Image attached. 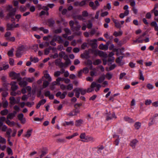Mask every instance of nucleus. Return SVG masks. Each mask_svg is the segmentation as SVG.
<instances>
[{
	"label": "nucleus",
	"instance_id": "nucleus-1",
	"mask_svg": "<svg viewBox=\"0 0 158 158\" xmlns=\"http://www.w3.org/2000/svg\"><path fill=\"white\" fill-rule=\"evenodd\" d=\"M6 10L8 12L6 16L7 19H10L11 21H14L15 20L14 18L17 9L16 8H13L12 5H8L6 8Z\"/></svg>",
	"mask_w": 158,
	"mask_h": 158
},
{
	"label": "nucleus",
	"instance_id": "nucleus-2",
	"mask_svg": "<svg viewBox=\"0 0 158 158\" xmlns=\"http://www.w3.org/2000/svg\"><path fill=\"white\" fill-rule=\"evenodd\" d=\"M101 87V85L98 84L96 83V82L94 81L92 82L90 85V87L87 90V92L88 93L91 92L93 91L94 88H96L95 90L96 92H98L100 89V88Z\"/></svg>",
	"mask_w": 158,
	"mask_h": 158
},
{
	"label": "nucleus",
	"instance_id": "nucleus-3",
	"mask_svg": "<svg viewBox=\"0 0 158 158\" xmlns=\"http://www.w3.org/2000/svg\"><path fill=\"white\" fill-rule=\"evenodd\" d=\"M10 77H12L13 79H17V81H19L22 78L20 77V74L19 73H17L15 72H11L9 74Z\"/></svg>",
	"mask_w": 158,
	"mask_h": 158
},
{
	"label": "nucleus",
	"instance_id": "nucleus-4",
	"mask_svg": "<svg viewBox=\"0 0 158 158\" xmlns=\"http://www.w3.org/2000/svg\"><path fill=\"white\" fill-rule=\"evenodd\" d=\"M32 31H36L39 32L40 31H42L44 34H47L48 33V30L47 29H45L44 27H41L39 28L37 27H34L32 28Z\"/></svg>",
	"mask_w": 158,
	"mask_h": 158
},
{
	"label": "nucleus",
	"instance_id": "nucleus-5",
	"mask_svg": "<svg viewBox=\"0 0 158 158\" xmlns=\"http://www.w3.org/2000/svg\"><path fill=\"white\" fill-rule=\"evenodd\" d=\"M81 27V26L79 24H77L76 26L73 27L71 29L73 31H76L75 34L77 35H80L82 34V32L79 31Z\"/></svg>",
	"mask_w": 158,
	"mask_h": 158
},
{
	"label": "nucleus",
	"instance_id": "nucleus-6",
	"mask_svg": "<svg viewBox=\"0 0 158 158\" xmlns=\"http://www.w3.org/2000/svg\"><path fill=\"white\" fill-rule=\"evenodd\" d=\"M11 35V34L10 32L8 31L6 32L5 35L6 39L9 41H14L15 40V38L14 37H10Z\"/></svg>",
	"mask_w": 158,
	"mask_h": 158
},
{
	"label": "nucleus",
	"instance_id": "nucleus-7",
	"mask_svg": "<svg viewBox=\"0 0 158 158\" xmlns=\"http://www.w3.org/2000/svg\"><path fill=\"white\" fill-rule=\"evenodd\" d=\"M24 47L23 46L19 47L17 49L16 53V56L18 57H21L22 54L24 51Z\"/></svg>",
	"mask_w": 158,
	"mask_h": 158
},
{
	"label": "nucleus",
	"instance_id": "nucleus-8",
	"mask_svg": "<svg viewBox=\"0 0 158 158\" xmlns=\"http://www.w3.org/2000/svg\"><path fill=\"white\" fill-rule=\"evenodd\" d=\"M43 73L44 74V76L42 77V79H43L44 77H45L48 81L49 82L52 81V78L49 75V74L48 73V70H46L44 71Z\"/></svg>",
	"mask_w": 158,
	"mask_h": 158
},
{
	"label": "nucleus",
	"instance_id": "nucleus-9",
	"mask_svg": "<svg viewBox=\"0 0 158 158\" xmlns=\"http://www.w3.org/2000/svg\"><path fill=\"white\" fill-rule=\"evenodd\" d=\"M97 41V40L94 39L90 40L88 42V43L89 44L92 46V47L93 48H96L98 47V45L96 43Z\"/></svg>",
	"mask_w": 158,
	"mask_h": 158
},
{
	"label": "nucleus",
	"instance_id": "nucleus-10",
	"mask_svg": "<svg viewBox=\"0 0 158 158\" xmlns=\"http://www.w3.org/2000/svg\"><path fill=\"white\" fill-rule=\"evenodd\" d=\"M16 82L15 81L12 82L10 85L11 86V89L13 91H15L18 88V86L16 85Z\"/></svg>",
	"mask_w": 158,
	"mask_h": 158
},
{
	"label": "nucleus",
	"instance_id": "nucleus-11",
	"mask_svg": "<svg viewBox=\"0 0 158 158\" xmlns=\"http://www.w3.org/2000/svg\"><path fill=\"white\" fill-rule=\"evenodd\" d=\"M32 131V129L28 130L26 134L24 135L23 136L27 138H28L31 136Z\"/></svg>",
	"mask_w": 158,
	"mask_h": 158
},
{
	"label": "nucleus",
	"instance_id": "nucleus-12",
	"mask_svg": "<svg viewBox=\"0 0 158 158\" xmlns=\"http://www.w3.org/2000/svg\"><path fill=\"white\" fill-rule=\"evenodd\" d=\"M23 114L21 113L18 115V118L19 120L22 123H24L26 122V119L23 118Z\"/></svg>",
	"mask_w": 158,
	"mask_h": 158
},
{
	"label": "nucleus",
	"instance_id": "nucleus-13",
	"mask_svg": "<svg viewBox=\"0 0 158 158\" xmlns=\"http://www.w3.org/2000/svg\"><path fill=\"white\" fill-rule=\"evenodd\" d=\"M95 139L93 137L91 136H86L85 140L82 141L86 142H91L95 141Z\"/></svg>",
	"mask_w": 158,
	"mask_h": 158
},
{
	"label": "nucleus",
	"instance_id": "nucleus-14",
	"mask_svg": "<svg viewBox=\"0 0 158 158\" xmlns=\"http://www.w3.org/2000/svg\"><path fill=\"white\" fill-rule=\"evenodd\" d=\"M17 113L16 111H14L13 113H9L7 117V119H12L14 117H15Z\"/></svg>",
	"mask_w": 158,
	"mask_h": 158
},
{
	"label": "nucleus",
	"instance_id": "nucleus-15",
	"mask_svg": "<svg viewBox=\"0 0 158 158\" xmlns=\"http://www.w3.org/2000/svg\"><path fill=\"white\" fill-rule=\"evenodd\" d=\"M112 20L114 23L115 24V26L118 28H120L121 27V26L120 23L117 20L114 19H113Z\"/></svg>",
	"mask_w": 158,
	"mask_h": 158
},
{
	"label": "nucleus",
	"instance_id": "nucleus-16",
	"mask_svg": "<svg viewBox=\"0 0 158 158\" xmlns=\"http://www.w3.org/2000/svg\"><path fill=\"white\" fill-rule=\"evenodd\" d=\"M138 141L136 139L132 140L130 143V145L133 148H135Z\"/></svg>",
	"mask_w": 158,
	"mask_h": 158
},
{
	"label": "nucleus",
	"instance_id": "nucleus-17",
	"mask_svg": "<svg viewBox=\"0 0 158 158\" xmlns=\"http://www.w3.org/2000/svg\"><path fill=\"white\" fill-rule=\"evenodd\" d=\"M19 82V85L21 87H25L27 84V83L26 81H22V79H21L19 81H18Z\"/></svg>",
	"mask_w": 158,
	"mask_h": 158
},
{
	"label": "nucleus",
	"instance_id": "nucleus-18",
	"mask_svg": "<svg viewBox=\"0 0 158 158\" xmlns=\"http://www.w3.org/2000/svg\"><path fill=\"white\" fill-rule=\"evenodd\" d=\"M56 41H57L59 44H62L64 40L62 37L60 36H57L55 39Z\"/></svg>",
	"mask_w": 158,
	"mask_h": 158
},
{
	"label": "nucleus",
	"instance_id": "nucleus-19",
	"mask_svg": "<svg viewBox=\"0 0 158 158\" xmlns=\"http://www.w3.org/2000/svg\"><path fill=\"white\" fill-rule=\"evenodd\" d=\"M99 49L101 50H107L108 48V46L106 45H104L102 44L100 45L98 47Z\"/></svg>",
	"mask_w": 158,
	"mask_h": 158
},
{
	"label": "nucleus",
	"instance_id": "nucleus-20",
	"mask_svg": "<svg viewBox=\"0 0 158 158\" xmlns=\"http://www.w3.org/2000/svg\"><path fill=\"white\" fill-rule=\"evenodd\" d=\"M124 119L125 121L128 122L129 123H133L134 122V121L132 118L128 116L125 117L124 118Z\"/></svg>",
	"mask_w": 158,
	"mask_h": 158
},
{
	"label": "nucleus",
	"instance_id": "nucleus-21",
	"mask_svg": "<svg viewBox=\"0 0 158 158\" xmlns=\"http://www.w3.org/2000/svg\"><path fill=\"white\" fill-rule=\"evenodd\" d=\"M123 57L121 56L118 58L116 60V62L120 65H122L123 64V63L121 62V61L123 58Z\"/></svg>",
	"mask_w": 158,
	"mask_h": 158
},
{
	"label": "nucleus",
	"instance_id": "nucleus-22",
	"mask_svg": "<svg viewBox=\"0 0 158 158\" xmlns=\"http://www.w3.org/2000/svg\"><path fill=\"white\" fill-rule=\"evenodd\" d=\"M14 28V25L13 24L9 23L7 24L6 30H12Z\"/></svg>",
	"mask_w": 158,
	"mask_h": 158
},
{
	"label": "nucleus",
	"instance_id": "nucleus-23",
	"mask_svg": "<svg viewBox=\"0 0 158 158\" xmlns=\"http://www.w3.org/2000/svg\"><path fill=\"white\" fill-rule=\"evenodd\" d=\"M83 120L82 119H80L77 120L75 121V125L77 127H80L83 123Z\"/></svg>",
	"mask_w": 158,
	"mask_h": 158
},
{
	"label": "nucleus",
	"instance_id": "nucleus-24",
	"mask_svg": "<svg viewBox=\"0 0 158 158\" xmlns=\"http://www.w3.org/2000/svg\"><path fill=\"white\" fill-rule=\"evenodd\" d=\"M90 75L92 77L97 75V71L95 69H93V70L90 72Z\"/></svg>",
	"mask_w": 158,
	"mask_h": 158
},
{
	"label": "nucleus",
	"instance_id": "nucleus-25",
	"mask_svg": "<svg viewBox=\"0 0 158 158\" xmlns=\"http://www.w3.org/2000/svg\"><path fill=\"white\" fill-rule=\"evenodd\" d=\"M73 18L75 19H78L80 20L84 21L85 19L81 15H77L73 17Z\"/></svg>",
	"mask_w": 158,
	"mask_h": 158
},
{
	"label": "nucleus",
	"instance_id": "nucleus-26",
	"mask_svg": "<svg viewBox=\"0 0 158 158\" xmlns=\"http://www.w3.org/2000/svg\"><path fill=\"white\" fill-rule=\"evenodd\" d=\"M6 135L7 138H11V133L12 132V130L10 128L7 129L6 131Z\"/></svg>",
	"mask_w": 158,
	"mask_h": 158
},
{
	"label": "nucleus",
	"instance_id": "nucleus-27",
	"mask_svg": "<svg viewBox=\"0 0 158 158\" xmlns=\"http://www.w3.org/2000/svg\"><path fill=\"white\" fill-rule=\"evenodd\" d=\"M21 94V92L20 90H18L17 92H15V91H12L11 92V95L13 96H15L17 95H20Z\"/></svg>",
	"mask_w": 158,
	"mask_h": 158
},
{
	"label": "nucleus",
	"instance_id": "nucleus-28",
	"mask_svg": "<svg viewBox=\"0 0 158 158\" xmlns=\"http://www.w3.org/2000/svg\"><path fill=\"white\" fill-rule=\"evenodd\" d=\"M105 79V75L104 74L100 76L97 80L98 82L101 83Z\"/></svg>",
	"mask_w": 158,
	"mask_h": 158
},
{
	"label": "nucleus",
	"instance_id": "nucleus-29",
	"mask_svg": "<svg viewBox=\"0 0 158 158\" xmlns=\"http://www.w3.org/2000/svg\"><path fill=\"white\" fill-rule=\"evenodd\" d=\"M10 103L11 104L14 105L17 102L16 100L14 97H11L10 98Z\"/></svg>",
	"mask_w": 158,
	"mask_h": 158
},
{
	"label": "nucleus",
	"instance_id": "nucleus-30",
	"mask_svg": "<svg viewBox=\"0 0 158 158\" xmlns=\"http://www.w3.org/2000/svg\"><path fill=\"white\" fill-rule=\"evenodd\" d=\"M97 148L98 149L97 151V152L98 154H99L101 152V151L104 148V147L103 146H102L100 147H98L97 148H92V149L93 150V151H94L95 150V149H96Z\"/></svg>",
	"mask_w": 158,
	"mask_h": 158
},
{
	"label": "nucleus",
	"instance_id": "nucleus-31",
	"mask_svg": "<svg viewBox=\"0 0 158 158\" xmlns=\"http://www.w3.org/2000/svg\"><path fill=\"white\" fill-rule=\"evenodd\" d=\"M30 60L31 62H33L35 63H37L39 61V59L37 57H35L33 58L32 56L30 57Z\"/></svg>",
	"mask_w": 158,
	"mask_h": 158
},
{
	"label": "nucleus",
	"instance_id": "nucleus-32",
	"mask_svg": "<svg viewBox=\"0 0 158 158\" xmlns=\"http://www.w3.org/2000/svg\"><path fill=\"white\" fill-rule=\"evenodd\" d=\"M122 34L123 32L122 31H120L118 32L115 31L114 32L113 34V35L114 36L117 37L118 36H121L122 35Z\"/></svg>",
	"mask_w": 158,
	"mask_h": 158
},
{
	"label": "nucleus",
	"instance_id": "nucleus-33",
	"mask_svg": "<svg viewBox=\"0 0 158 158\" xmlns=\"http://www.w3.org/2000/svg\"><path fill=\"white\" fill-rule=\"evenodd\" d=\"M141 123L139 122H136L134 124L135 128L137 130L139 129L141 127Z\"/></svg>",
	"mask_w": 158,
	"mask_h": 158
},
{
	"label": "nucleus",
	"instance_id": "nucleus-34",
	"mask_svg": "<svg viewBox=\"0 0 158 158\" xmlns=\"http://www.w3.org/2000/svg\"><path fill=\"white\" fill-rule=\"evenodd\" d=\"M73 91L75 92V96L77 98L79 97L80 92L78 88H77L73 90Z\"/></svg>",
	"mask_w": 158,
	"mask_h": 158
},
{
	"label": "nucleus",
	"instance_id": "nucleus-35",
	"mask_svg": "<svg viewBox=\"0 0 158 158\" xmlns=\"http://www.w3.org/2000/svg\"><path fill=\"white\" fill-rule=\"evenodd\" d=\"M48 23L50 27H52L54 24L55 21L52 19H50L48 21Z\"/></svg>",
	"mask_w": 158,
	"mask_h": 158
},
{
	"label": "nucleus",
	"instance_id": "nucleus-36",
	"mask_svg": "<svg viewBox=\"0 0 158 158\" xmlns=\"http://www.w3.org/2000/svg\"><path fill=\"white\" fill-rule=\"evenodd\" d=\"M48 153V150L46 148H45L44 149V151H42V154L40 155V158H42V157L46 154Z\"/></svg>",
	"mask_w": 158,
	"mask_h": 158
},
{
	"label": "nucleus",
	"instance_id": "nucleus-37",
	"mask_svg": "<svg viewBox=\"0 0 158 158\" xmlns=\"http://www.w3.org/2000/svg\"><path fill=\"white\" fill-rule=\"evenodd\" d=\"M6 142V140L4 138L0 136V143L2 144H5Z\"/></svg>",
	"mask_w": 158,
	"mask_h": 158
},
{
	"label": "nucleus",
	"instance_id": "nucleus-38",
	"mask_svg": "<svg viewBox=\"0 0 158 158\" xmlns=\"http://www.w3.org/2000/svg\"><path fill=\"white\" fill-rule=\"evenodd\" d=\"M89 6L92 8V9L94 10L96 9V7L94 5V3L93 2H90L89 3Z\"/></svg>",
	"mask_w": 158,
	"mask_h": 158
},
{
	"label": "nucleus",
	"instance_id": "nucleus-39",
	"mask_svg": "<svg viewBox=\"0 0 158 158\" xmlns=\"http://www.w3.org/2000/svg\"><path fill=\"white\" fill-rule=\"evenodd\" d=\"M92 26L93 24L91 21L90 20H88L87 24V27L88 29H90L92 27Z\"/></svg>",
	"mask_w": 158,
	"mask_h": 158
},
{
	"label": "nucleus",
	"instance_id": "nucleus-40",
	"mask_svg": "<svg viewBox=\"0 0 158 158\" xmlns=\"http://www.w3.org/2000/svg\"><path fill=\"white\" fill-rule=\"evenodd\" d=\"M8 111L7 109H5L2 110L1 111L0 113L2 115H5L8 114Z\"/></svg>",
	"mask_w": 158,
	"mask_h": 158
},
{
	"label": "nucleus",
	"instance_id": "nucleus-41",
	"mask_svg": "<svg viewBox=\"0 0 158 158\" xmlns=\"http://www.w3.org/2000/svg\"><path fill=\"white\" fill-rule=\"evenodd\" d=\"M80 92V93L82 95H84L86 92L85 89H82L78 88Z\"/></svg>",
	"mask_w": 158,
	"mask_h": 158
},
{
	"label": "nucleus",
	"instance_id": "nucleus-42",
	"mask_svg": "<svg viewBox=\"0 0 158 158\" xmlns=\"http://www.w3.org/2000/svg\"><path fill=\"white\" fill-rule=\"evenodd\" d=\"M6 123L8 125L10 126H13L15 124V123L13 121L11 122L9 120H7L6 121Z\"/></svg>",
	"mask_w": 158,
	"mask_h": 158
},
{
	"label": "nucleus",
	"instance_id": "nucleus-43",
	"mask_svg": "<svg viewBox=\"0 0 158 158\" xmlns=\"http://www.w3.org/2000/svg\"><path fill=\"white\" fill-rule=\"evenodd\" d=\"M104 36L106 38L108 39L111 40L113 38V36H110L109 33L107 32H106L105 34H104Z\"/></svg>",
	"mask_w": 158,
	"mask_h": 158
},
{
	"label": "nucleus",
	"instance_id": "nucleus-44",
	"mask_svg": "<svg viewBox=\"0 0 158 158\" xmlns=\"http://www.w3.org/2000/svg\"><path fill=\"white\" fill-rule=\"evenodd\" d=\"M105 77L108 79L110 80L112 77V74L109 73H108L106 74Z\"/></svg>",
	"mask_w": 158,
	"mask_h": 158
},
{
	"label": "nucleus",
	"instance_id": "nucleus-45",
	"mask_svg": "<svg viewBox=\"0 0 158 158\" xmlns=\"http://www.w3.org/2000/svg\"><path fill=\"white\" fill-rule=\"evenodd\" d=\"M99 13H100V11L99 10H98V11H96L95 15V16L94 18L92 17L91 18V20H94V18L96 19H98V17H99Z\"/></svg>",
	"mask_w": 158,
	"mask_h": 158
},
{
	"label": "nucleus",
	"instance_id": "nucleus-46",
	"mask_svg": "<svg viewBox=\"0 0 158 158\" xmlns=\"http://www.w3.org/2000/svg\"><path fill=\"white\" fill-rule=\"evenodd\" d=\"M73 85L72 84H69L67 86L66 89L69 90H71L73 89Z\"/></svg>",
	"mask_w": 158,
	"mask_h": 158
},
{
	"label": "nucleus",
	"instance_id": "nucleus-47",
	"mask_svg": "<svg viewBox=\"0 0 158 158\" xmlns=\"http://www.w3.org/2000/svg\"><path fill=\"white\" fill-rule=\"evenodd\" d=\"M48 81H44L43 83V88H46L49 85V83Z\"/></svg>",
	"mask_w": 158,
	"mask_h": 158
},
{
	"label": "nucleus",
	"instance_id": "nucleus-48",
	"mask_svg": "<svg viewBox=\"0 0 158 158\" xmlns=\"http://www.w3.org/2000/svg\"><path fill=\"white\" fill-rule=\"evenodd\" d=\"M65 124H64L65 126V125L67 126H73L74 125V122L73 121H70V122H65Z\"/></svg>",
	"mask_w": 158,
	"mask_h": 158
},
{
	"label": "nucleus",
	"instance_id": "nucleus-49",
	"mask_svg": "<svg viewBox=\"0 0 158 158\" xmlns=\"http://www.w3.org/2000/svg\"><path fill=\"white\" fill-rule=\"evenodd\" d=\"M65 67H67L69 65L71 64V62L70 60H65V62L64 63Z\"/></svg>",
	"mask_w": 158,
	"mask_h": 158
},
{
	"label": "nucleus",
	"instance_id": "nucleus-50",
	"mask_svg": "<svg viewBox=\"0 0 158 158\" xmlns=\"http://www.w3.org/2000/svg\"><path fill=\"white\" fill-rule=\"evenodd\" d=\"M67 94V92L66 91H64L63 93L62 94H61L60 98L62 99H64L65 97V96Z\"/></svg>",
	"mask_w": 158,
	"mask_h": 158
},
{
	"label": "nucleus",
	"instance_id": "nucleus-51",
	"mask_svg": "<svg viewBox=\"0 0 158 158\" xmlns=\"http://www.w3.org/2000/svg\"><path fill=\"white\" fill-rule=\"evenodd\" d=\"M14 49H11L8 52V55L10 56H13Z\"/></svg>",
	"mask_w": 158,
	"mask_h": 158
},
{
	"label": "nucleus",
	"instance_id": "nucleus-52",
	"mask_svg": "<svg viewBox=\"0 0 158 158\" xmlns=\"http://www.w3.org/2000/svg\"><path fill=\"white\" fill-rule=\"evenodd\" d=\"M102 61L100 59H97L95 60V61L94 62L93 64L95 65H97L101 63Z\"/></svg>",
	"mask_w": 158,
	"mask_h": 158
},
{
	"label": "nucleus",
	"instance_id": "nucleus-53",
	"mask_svg": "<svg viewBox=\"0 0 158 158\" xmlns=\"http://www.w3.org/2000/svg\"><path fill=\"white\" fill-rule=\"evenodd\" d=\"M35 78L34 77L31 78H27L26 79V80L29 82H32L35 80Z\"/></svg>",
	"mask_w": 158,
	"mask_h": 158
},
{
	"label": "nucleus",
	"instance_id": "nucleus-54",
	"mask_svg": "<svg viewBox=\"0 0 158 158\" xmlns=\"http://www.w3.org/2000/svg\"><path fill=\"white\" fill-rule=\"evenodd\" d=\"M64 31H65L66 34L68 35L71 34V32L70 30L68 28H65L64 29Z\"/></svg>",
	"mask_w": 158,
	"mask_h": 158
},
{
	"label": "nucleus",
	"instance_id": "nucleus-55",
	"mask_svg": "<svg viewBox=\"0 0 158 158\" xmlns=\"http://www.w3.org/2000/svg\"><path fill=\"white\" fill-rule=\"evenodd\" d=\"M7 151L8 155L13 154V152L11 149L9 147H8L7 148Z\"/></svg>",
	"mask_w": 158,
	"mask_h": 158
},
{
	"label": "nucleus",
	"instance_id": "nucleus-56",
	"mask_svg": "<svg viewBox=\"0 0 158 158\" xmlns=\"http://www.w3.org/2000/svg\"><path fill=\"white\" fill-rule=\"evenodd\" d=\"M0 129L3 131H6L7 130V127L6 125H3L0 128Z\"/></svg>",
	"mask_w": 158,
	"mask_h": 158
},
{
	"label": "nucleus",
	"instance_id": "nucleus-57",
	"mask_svg": "<svg viewBox=\"0 0 158 158\" xmlns=\"http://www.w3.org/2000/svg\"><path fill=\"white\" fill-rule=\"evenodd\" d=\"M61 72L60 71H57L55 72L54 73V76L55 77H58L60 75Z\"/></svg>",
	"mask_w": 158,
	"mask_h": 158
},
{
	"label": "nucleus",
	"instance_id": "nucleus-58",
	"mask_svg": "<svg viewBox=\"0 0 158 158\" xmlns=\"http://www.w3.org/2000/svg\"><path fill=\"white\" fill-rule=\"evenodd\" d=\"M129 2H130V5L132 6L135 7V0H130Z\"/></svg>",
	"mask_w": 158,
	"mask_h": 158
},
{
	"label": "nucleus",
	"instance_id": "nucleus-59",
	"mask_svg": "<svg viewBox=\"0 0 158 158\" xmlns=\"http://www.w3.org/2000/svg\"><path fill=\"white\" fill-rule=\"evenodd\" d=\"M8 102L7 101H6L4 102H2V106L4 108L8 106Z\"/></svg>",
	"mask_w": 158,
	"mask_h": 158
},
{
	"label": "nucleus",
	"instance_id": "nucleus-60",
	"mask_svg": "<svg viewBox=\"0 0 158 158\" xmlns=\"http://www.w3.org/2000/svg\"><path fill=\"white\" fill-rule=\"evenodd\" d=\"M19 9L21 12H23L26 10V8L25 6H21L20 7Z\"/></svg>",
	"mask_w": 158,
	"mask_h": 158
},
{
	"label": "nucleus",
	"instance_id": "nucleus-61",
	"mask_svg": "<svg viewBox=\"0 0 158 158\" xmlns=\"http://www.w3.org/2000/svg\"><path fill=\"white\" fill-rule=\"evenodd\" d=\"M152 103V101L150 99H147L145 100V104L146 105H150Z\"/></svg>",
	"mask_w": 158,
	"mask_h": 158
},
{
	"label": "nucleus",
	"instance_id": "nucleus-62",
	"mask_svg": "<svg viewBox=\"0 0 158 158\" xmlns=\"http://www.w3.org/2000/svg\"><path fill=\"white\" fill-rule=\"evenodd\" d=\"M14 109L15 110V111H16L17 113L19 111L20 109L19 107L17 105H15L14 107Z\"/></svg>",
	"mask_w": 158,
	"mask_h": 158
},
{
	"label": "nucleus",
	"instance_id": "nucleus-63",
	"mask_svg": "<svg viewBox=\"0 0 158 158\" xmlns=\"http://www.w3.org/2000/svg\"><path fill=\"white\" fill-rule=\"evenodd\" d=\"M108 12L107 11H105L101 14V16L102 17L107 16L108 15Z\"/></svg>",
	"mask_w": 158,
	"mask_h": 158
},
{
	"label": "nucleus",
	"instance_id": "nucleus-64",
	"mask_svg": "<svg viewBox=\"0 0 158 158\" xmlns=\"http://www.w3.org/2000/svg\"><path fill=\"white\" fill-rule=\"evenodd\" d=\"M98 55L100 56L104 57L105 53L102 51H98Z\"/></svg>",
	"mask_w": 158,
	"mask_h": 158
}]
</instances>
